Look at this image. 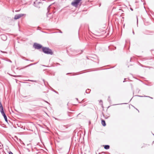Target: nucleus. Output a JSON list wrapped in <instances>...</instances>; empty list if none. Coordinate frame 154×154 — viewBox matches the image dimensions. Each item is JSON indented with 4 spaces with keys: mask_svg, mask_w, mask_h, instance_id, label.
Segmentation results:
<instances>
[{
    "mask_svg": "<svg viewBox=\"0 0 154 154\" xmlns=\"http://www.w3.org/2000/svg\"><path fill=\"white\" fill-rule=\"evenodd\" d=\"M103 116H104V114H103Z\"/></svg>",
    "mask_w": 154,
    "mask_h": 154,
    "instance_id": "nucleus-34",
    "label": "nucleus"
},
{
    "mask_svg": "<svg viewBox=\"0 0 154 154\" xmlns=\"http://www.w3.org/2000/svg\"><path fill=\"white\" fill-rule=\"evenodd\" d=\"M1 38L3 41H5L7 39V36L4 34L1 35Z\"/></svg>",
    "mask_w": 154,
    "mask_h": 154,
    "instance_id": "nucleus-7",
    "label": "nucleus"
},
{
    "mask_svg": "<svg viewBox=\"0 0 154 154\" xmlns=\"http://www.w3.org/2000/svg\"><path fill=\"white\" fill-rule=\"evenodd\" d=\"M49 15H50L49 18L48 19V20H49L50 19L52 18H53V15H52L51 14L49 13Z\"/></svg>",
    "mask_w": 154,
    "mask_h": 154,
    "instance_id": "nucleus-11",
    "label": "nucleus"
},
{
    "mask_svg": "<svg viewBox=\"0 0 154 154\" xmlns=\"http://www.w3.org/2000/svg\"><path fill=\"white\" fill-rule=\"evenodd\" d=\"M69 73H67V74H69Z\"/></svg>",
    "mask_w": 154,
    "mask_h": 154,
    "instance_id": "nucleus-33",
    "label": "nucleus"
},
{
    "mask_svg": "<svg viewBox=\"0 0 154 154\" xmlns=\"http://www.w3.org/2000/svg\"><path fill=\"white\" fill-rule=\"evenodd\" d=\"M48 11L47 13V18L48 20V19L50 17V15H49V14H48Z\"/></svg>",
    "mask_w": 154,
    "mask_h": 154,
    "instance_id": "nucleus-13",
    "label": "nucleus"
},
{
    "mask_svg": "<svg viewBox=\"0 0 154 154\" xmlns=\"http://www.w3.org/2000/svg\"><path fill=\"white\" fill-rule=\"evenodd\" d=\"M30 61L32 62L34 61V60H30Z\"/></svg>",
    "mask_w": 154,
    "mask_h": 154,
    "instance_id": "nucleus-26",
    "label": "nucleus"
},
{
    "mask_svg": "<svg viewBox=\"0 0 154 154\" xmlns=\"http://www.w3.org/2000/svg\"><path fill=\"white\" fill-rule=\"evenodd\" d=\"M33 47L35 49H39L41 48H42V45L39 44L37 43H35L33 45Z\"/></svg>",
    "mask_w": 154,
    "mask_h": 154,
    "instance_id": "nucleus-3",
    "label": "nucleus"
},
{
    "mask_svg": "<svg viewBox=\"0 0 154 154\" xmlns=\"http://www.w3.org/2000/svg\"><path fill=\"white\" fill-rule=\"evenodd\" d=\"M137 22H138V18H137Z\"/></svg>",
    "mask_w": 154,
    "mask_h": 154,
    "instance_id": "nucleus-28",
    "label": "nucleus"
},
{
    "mask_svg": "<svg viewBox=\"0 0 154 154\" xmlns=\"http://www.w3.org/2000/svg\"><path fill=\"white\" fill-rule=\"evenodd\" d=\"M36 63H31V64H29V65H28L27 66H25V67L26 68V67H29V66H31L32 65H33L35 64Z\"/></svg>",
    "mask_w": 154,
    "mask_h": 154,
    "instance_id": "nucleus-12",
    "label": "nucleus"
},
{
    "mask_svg": "<svg viewBox=\"0 0 154 154\" xmlns=\"http://www.w3.org/2000/svg\"><path fill=\"white\" fill-rule=\"evenodd\" d=\"M2 115L4 117V118L5 119V121L8 123V119H7V116L5 114V113L4 112H3L2 113H1Z\"/></svg>",
    "mask_w": 154,
    "mask_h": 154,
    "instance_id": "nucleus-6",
    "label": "nucleus"
},
{
    "mask_svg": "<svg viewBox=\"0 0 154 154\" xmlns=\"http://www.w3.org/2000/svg\"><path fill=\"white\" fill-rule=\"evenodd\" d=\"M108 100L109 102H110V97L109 96V97H108Z\"/></svg>",
    "mask_w": 154,
    "mask_h": 154,
    "instance_id": "nucleus-18",
    "label": "nucleus"
},
{
    "mask_svg": "<svg viewBox=\"0 0 154 154\" xmlns=\"http://www.w3.org/2000/svg\"><path fill=\"white\" fill-rule=\"evenodd\" d=\"M133 33L134 35V31H133Z\"/></svg>",
    "mask_w": 154,
    "mask_h": 154,
    "instance_id": "nucleus-25",
    "label": "nucleus"
},
{
    "mask_svg": "<svg viewBox=\"0 0 154 154\" xmlns=\"http://www.w3.org/2000/svg\"><path fill=\"white\" fill-rule=\"evenodd\" d=\"M76 100H78V98H76Z\"/></svg>",
    "mask_w": 154,
    "mask_h": 154,
    "instance_id": "nucleus-31",
    "label": "nucleus"
},
{
    "mask_svg": "<svg viewBox=\"0 0 154 154\" xmlns=\"http://www.w3.org/2000/svg\"><path fill=\"white\" fill-rule=\"evenodd\" d=\"M41 0H36L34 2L33 5L36 7L38 8L42 5Z\"/></svg>",
    "mask_w": 154,
    "mask_h": 154,
    "instance_id": "nucleus-2",
    "label": "nucleus"
},
{
    "mask_svg": "<svg viewBox=\"0 0 154 154\" xmlns=\"http://www.w3.org/2000/svg\"><path fill=\"white\" fill-rule=\"evenodd\" d=\"M42 51L45 54H47L52 55L53 52L52 50L49 48L47 47L42 48Z\"/></svg>",
    "mask_w": 154,
    "mask_h": 154,
    "instance_id": "nucleus-1",
    "label": "nucleus"
},
{
    "mask_svg": "<svg viewBox=\"0 0 154 154\" xmlns=\"http://www.w3.org/2000/svg\"><path fill=\"white\" fill-rule=\"evenodd\" d=\"M130 9H131V11H133V9H132V8H130Z\"/></svg>",
    "mask_w": 154,
    "mask_h": 154,
    "instance_id": "nucleus-23",
    "label": "nucleus"
},
{
    "mask_svg": "<svg viewBox=\"0 0 154 154\" xmlns=\"http://www.w3.org/2000/svg\"><path fill=\"white\" fill-rule=\"evenodd\" d=\"M100 102H102V100H100Z\"/></svg>",
    "mask_w": 154,
    "mask_h": 154,
    "instance_id": "nucleus-27",
    "label": "nucleus"
},
{
    "mask_svg": "<svg viewBox=\"0 0 154 154\" xmlns=\"http://www.w3.org/2000/svg\"><path fill=\"white\" fill-rule=\"evenodd\" d=\"M26 97V96H24V97Z\"/></svg>",
    "mask_w": 154,
    "mask_h": 154,
    "instance_id": "nucleus-30",
    "label": "nucleus"
},
{
    "mask_svg": "<svg viewBox=\"0 0 154 154\" xmlns=\"http://www.w3.org/2000/svg\"><path fill=\"white\" fill-rule=\"evenodd\" d=\"M101 124L103 126H105L106 125L105 121L104 120H101Z\"/></svg>",
    "mask_w": 154,
    "mask_h": 154,
    "instance_id": "nucleus-9",
    "label": "nucleus"
},
{
    "mask_svg": "<svg viewBox=\"0 0 154 154\" xmlns=\"http://www.w3.org/2000/svg\"><path fill=\"white\" fill-rule=\"evenodd\" d=\"M153 134V135H154V134Z\"/></svg>",
    "mask_w": 154,
    "mask_h": 154,
    "instance_id": "nucleus-36",
    "label": "nucleus"
},
{
    "mask_svg": "<svg viewBox=\"0 0 154 154\" xmlns=\"http://www.w3.org/2000/svg\"><path fill=\"white\" fill-rule=\"evenodd\" d=\"M90 89H88L86 90V92L87 93H89L90 92Z\"/></svg>",
    "mask_w": 154,
    "mask_h": 154,
    "instance_id": "nucleus-14",
    "label": "nucleus"
},
{
    "mask_svg": "<svg viewBox=\"0 0 154 154\" xmlns=\"http://www.w3.org/2000/svg\"><path fill=\"white\" fill-rule=\"evenodd\" d=\"M106 119H107V118H105Z\"/></svg>",
    "mask_w": 154,
    "mask_h": 154,
    "instance_id": "nucleus-32",
    "label": "nucleus"
},
{
    "mask_svg": "<svg viewBox=\"0 0 154 154\" xmlns=\"http://www.w3.org/2000/svg\"><path fill=\"white\" fill-rule=\"evenodd\" d=\"M145 97H148L150 98H151V99H152V98H153L152 97H149V96H145Z\"/></svg>",
    "mask_w": 154,
    "mask_h": 154,
    "instance_id": "nucleus-20",
    "label": "nucleus"
},
{
    "mask_svg": "<svg viewBox=\"0 0 154 154\" xmlns=\"http://www.w3.org/2000/svg\"><path fill=\"white\" fill-rule=\"evenodd\" d=\"M21 58H22L23 59H24V60H25V59H26V58L25 57H23V56H22V57H21Z\"/></svg>",
    "mask_w": 154,
    "mask_h": 154,
    "instance_id": "nucleus-19",
    "label": "nucleus"
},
{
    "mask_svg": "<svg viewBox=\"0 0 154 154\" xmlns=\"http://www.w3.org/2000/svg\"><path fill=\"white\" fill-rule=\"evenodd\" d=\"M28 81H29L32 82H36V81H35V80H28Z\"/></svg>",
    "mask_w": 154,
    "mask_h": 154,
    "instance_id": "nucleus-16",
    "label": "nucleus"
},
{
    "mask_svg": "<svg viewBox=\"0 0 154 154\" xmlns=\"http://www.w3.org/2000/svg\"><path fill=\"white\" fill-rule=\"evenodd\" d=\"M138 97H143L142 96H139V95H138Z\"/></svg>",
    "mask_w": 154,
    "mask_h": 154,
    "instance_id": "nucleus-24",
    "label": "nucleus"
},
{
    "mask_svg": "<svg viewBox=\"0 0 154 154\" xmlns=\"http://www.w3.org/2000/svg\"><path fill=\"white\" fill-rule=\"evenodd\" d=\"M25 60H26V61H29V60L28 59H26H26Z\"/></svg>",
    "mask_w": 154,
    "mask_h": 154,
    "instance_id": "nucleus-22",
    "label": "nucleus"
},
{
    "mask_svg": "<svg viewBox=\"0 0 154 154\" xmlns=\"http://www.w3.org/2000/svg\"><path fill=\"white\" fill-rule=\"evenodd\" d=\"M0 111L1 113L4 112L2 104L1 101H0Z\"/></svg>",
    "mask_w": 154,
    "mask_h": 154,
    "instance_id": "nucleus-8",
    "label": "nucleus"
},
{
    "mask_svg": "<svg viewBox=\"0 0 154 154\" xmlns=\"http://www.w3.org/2000/svg\"><path fill=\"white\" fill-rule=\"evenodd\" d=\"M9 154H13V153L11 152V151L9 152Z\"/></svg>",
    "mask_w": 154,
    "mask_h": 154,
    "instance_id": "nucleus-21",
    "label": "nucleus"
},
{
    "mask_svg": "<svg viewBox=\"0 0 154 154\" xmlns=\"http://www.w3.org/2000/svg\"><path fill=\"white\" fill-rule=\"evenodd\" d=\"M51 4L50 5L48 8H47V10H48V11L49 12V9L50 8V7L51 6Z\"/></svg>",
    "mask_w": 154,
    "mask_h": 154,
    "instance_id": "nucleus-17",
    "label": "nucleus"
},
{
    "mask_svg": "<svg viewBox=\"0 0 154 154\" xmlns=\"http://www.w3.org/2000/svg\"><path fill=\"white\" fill-rule=\"evenodd\" d=\"M131 58H131V59H130V61H131Z\"/></svg>",
    "mask_w": 154,
    "mask_h": 154,
    "instance_id": "nucleus-29",
    "label": "nucleus"
},
{
    "mask_svg": "<svg viewBox=\"0 0 154 154\" xmlns=\"http://www.w3.org/2000/svg\"><path fill=\"white\" fill-rule=\"evenodd\" d=\"M141 66H142V67H147V68H151V67H149V66H143V65L142 64L141 65Z\"/></svg>",
    "mask_w": 154,
    "mask_h": 154,
    "instance_id": "nucleus-15",
    "label": "nucleus"
},
{
    "mask_svg": "<svg viewBox=\"0 0 154 154\" xmlns=\"http://www.w3.org/2000/svg\"><path fill=\"white\" fill-rule=\"evenodd\" d=\"M99 154H101L100 153H99Z\"/></svg>",
    "mask_w": 154,
    "mask_h": 154,
    "instance_id": "nucleus-35",
    "label": "nucleus"
},
{
    "mask_svg": "<svg viewBox=\"0 0 154 154\" xmlns=\"http://www.w3.org/2000/svg\"><path fill=\"white\" fill-rule=\"evenodd\" d=\"M25 14H20L16 15L14 17V19L15 20H17L21 17L23 16Z\"/></svg>",
    "mask_w": 154,
    "mask_h": 154,
    "instance_id": "nucleus-5",
    "label": "nucleus"
},
{
    "mask_svg": "<svg viewBox=\"0 0 154 154\" xmlns=\"http://www.w3.org/2000/svg\"><path fill=\"white\" fill-rule=\"evenodd\" d=\"M109 145H105L104 146V148L105 149H107L109 148Z\"/></svg>",
    "mask_w": 154,
    "mask_h": 154,
    "instance_id": "nucleus-10",
    "label": "nucleus"
},
{
    "mask_svg": "<svg viewBox=\"0 0 154 154\" xmlns=\"http://www.w3.org/2000/svg\"><path fill=\"white\" fill-rule=\"evenodd\" d=\"M81 1V0H74V1L72 2L71 4L75 7L77 6L79 3Z\"/></svg>",
    "mask_w": 154,
    "mask_h": 154,
    "instance_id": "nucleus-4",
    "label": "nucleus"
}]
</instances>
